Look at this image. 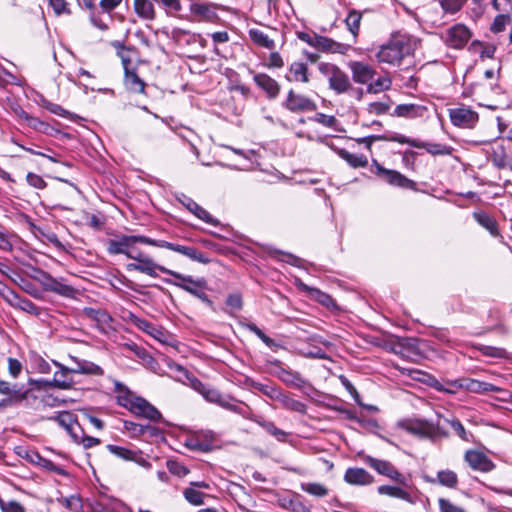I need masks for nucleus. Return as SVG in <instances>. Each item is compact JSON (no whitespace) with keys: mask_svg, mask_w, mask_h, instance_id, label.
I'll list each match as a JSON object with an SVG mask.
<instances>
[{"mask_svg":"<svg viewBox=\"0 0 512 512\" xmlns=\"http://www.w3.org/2000/svg\"><path fill=\"white\" fill-rule=\"evenodd\" d=\"M315 48L323 52L345 54L350 49V45L336 42L325 36L316 35Z\"/></svg>","mask_w":512,"mask_h":512,"instance_id":"obj_28","label":"nucleus"},{"mask_svg":"<svg viewBox=\"0 0 512 512\" xmlns=\"http://www.w3.org/2000/svg\"><path fill=\"white\" fill-rule=\"evenodd\" d=\"M249 37L253 41L254 44L260 47H264L267 49H273L275 47L274 40L270 39L267 34L263 31L252 28L249 30Z\"/></svg>","mask_w":512,"mask_h":512,"instance_id":"obj_45","label":"nucleus"},{"mask_svg":"<svg viewBox=\"0 0 512 512\" xmlns=\"http://www.w3.org/2000/svg\"><path fill=\"white\" fill-rule=\"evenodd\" d=\"M473 218L479 225L487 229L492 235H497V223L488 213L477 211L473 213Z\"/></svg>","mask_w":512,"mask_h":512,"instance_id":"obj_46","label":"nucleus"},{"mask_svg":"<svg viewBox=\"0 0 512 512\" xmlns=\"http://www.w3.org/2000/svg\"><path fill=\"white\" fill-rule=\"evenodd\" d=\"M131 413L137 417H142L152 422H158L162 418L159 410L140 396L135 398Z\"/></svg>","mask_w":512,"mask_h":512,"instance_id":"obj_23","label":"nucleus"},{"mask_svg":"<svg viewBox=\"0 0 512 512\" xmlns=\"http://www.w3.org/2000/svg\"><path fill=\"white\" fill-rule=\"evenodd\" d=\"M156 247L175 251L199 263L207 264L210 262V259L206 256L205 253L191 246L175 244L165 240H157Z\"/></svg>","mask_w":512,"mask_h":512,"instance_id":"obj_18","label":"nucleus"},{"mask_svg":"<svg viewBox=\"0 0 512 512\" xmlns=\"http://www.w3.org/2000/svg\"><path fill=\"white\" fill-rule=\"evenodd\" d=\"M37 280L45 291L53 292L66 298L76 297L77 290L73 286L62 282L46 271L39 270V277Z\"/></svg>","mask_w":512,"mask_h":512,"instance_id":"obj_9","label":"nucleus"},{"mask_svg":"<svg viewBox=\"0 0 512 512\" xmlns=\"http://www.w3.org/2000/svg\"><path fill=\"white\" fill-rule=\"evenodd\" d=\"M452 387L456 389H465L472 393H489V392H499L501 389L491 383L479 381L472 378H460L449 383Z\"/></svg>","mask_w":512,"mask_h":512,"instance_id":"obj_17","label":"nucleus"},{"mask_svg":"<svg viewBox=\"0 0 512 512\" xmlns=\"http://www.w3.org/2000/svg\"><path fill=\"white\" fill-rule=\"evenodd\" d=\"M243 326L246 327L250 332L254 333L265 345H267L273 351H277L281 347L279 343L267 336L256 324L245 323Z\"/></svg>","mask_w":512,"mask_h":512,"instance_id":"obj_48","label":"nucleus"},{"mask_svg":"<svg viewBox=\"0 0 512 512\" xmlns=\"http://www.w3.org/2000/svg\"><path fill=\"white\" fill-rule=\"evenodd\" d=\"M450 121L454 126L472 129L479 121V115L469 107L461 106L449 109Z\"/></svg>","mask_w":512,"mask_h":512,"instance_id":"obj_13","label":"nucleus"},{"mask_svg":"<svg viewBox=\"0 0 512 512\" xmlns=\"http://www.w3.org/2000/svg\"><path fill=\"white\" fill-rule=\"evenodd\" d=\"M124 429L131 437L145 436V425L133 421H124Z\"/></svg>","mask_w":512,"mask_h":512,"instance_id":"obj_60","label":"nucleus"},{"mask_svg":"<svg viewBox=\"0 0 512 512\" xmlns=\"http://www.w3.org/2000/svg\"><path fill=\"white\" fill-rule=\"evenodd\" d=\"M225 312L233 316L235 312L240 311L243 308V299L240 293L229 294L226 298Z\"/></svg>","mask_w":512,"mask_h":512,"instance_id":"obj_52","label":"nucleus"},{"mask_svg":"<svg viewBox=\"0 0 512 512\" xmlns=\"http://www.w3.org/2000/svg\"><path fill=\"white\" fill-rule=\"evenodd\" d=\"M134 10L143 19L152 20L155 18L154 4L151 0H134Z\"/></svg>","mask_w":512,"mask_h":512,"instance_id":"obj_42","label":"nucleus"},{"mask_svg":"<svg viewBox=\"0 0 512 512\" xmlns=\"http://www.w3.org/2000/svg\"><path fill=\"white\" fill-rule=\"evenodd\" d=\"M305 289L309 292V295L318 303L323 305L324 307L328 309H335L337 308V305L334 301V299L326 292L321 291L318 288H311L308 286H305Z\"/></svg>","mask_w":512,"mask_h":512,"instance_id":"obj_43","label":"nucleus"},{"mask_svg":"<svg viewBox=\"0 0 512 512\" xmlns=\"http://www.w3.org/2000/svg\"><path fill=\"white\" fill-rule=\"evenodd\" d=\"M487 159L498 169H512V154L509 144L505 141H495L485 149Z\"/></svg>","mask_w":512,"mask_h":512,"instance_id":"obj_7","label":"nucleus"},{"mask_svg":"<svg viewBox=\"0 0 512 512\" xmlns=\"http://www.w3.org/2000/svg\"><path fill=\"white\" fill-rule=\"evenodd\" d=\"M54 364L59 368V370L54 373L53 380L49 382V385L64 390L71 388L73 380L68 377V374L72 373L70 371L71 368H68L56 361H54Z\"/></svg>","mask_w":512,"mask_h":512,"instance_id":"obj_32","label":"nucleus"},{"mask_svg":"<svg viewBox=\"0 0 512 512\" xmlns=\"http://www.w3.org/2000/svg\"><path fill=\"white\" fill-rule=\"evenodd\" d=\"M115 391L118 392L117 403L131 412L132 405H134L137 396L133 395L132 392L120 382H116Z\"/></svg>","mask_w":512,"mask_h":512,"instance_id":"obj_40","label":"nucleus"},{"mask_svg":"<svg viewBox=\"0 0 512 512\" xmlns=\"http://www.w3.org/2000/svg\"><path fill=\"white\" fill-rule=\"evenodd\" d=\"M192 388L198 392L207 402L216 404L223 409L244 416V404L230 395H223L218 389L205 384L199 379L191 380Z\"/></svg>","mask_w":512,"mask_h":512,"instance_id":"obj_1","label":"nucleus"},{"mask_svg":"<svg viewBox=\"0 0 512 512\" xmlns=\"http://www.w3.org/2000/svg\"><path fill=\"white\" fill-rule=\"evenodd\" d=\"M399 136V133H390L385 135H370L367 137H362L357 139L358 143L365 144L368 149H371L373 142L382 140V141H391L394 142L391 138Z\"/></svg>","mask_w":512,"mask_h":512,"instance_id":"obj_57","label":"nucleus"},{"mask_svg":"<svg viewBox=\"0 0 512 512\" xmlns=\"http://www.w3.org/2000/svg\"><path fill=\"white\" fill-rule=\"evenodd\" d=\"M363 460L369 467L376 470L380 475H383L400 485L407 484V478L400 473L391 462L377 459L369 455L365 456Z\"/></svg>","mask_w":512,"mask_h":512,"instance_id":"obj_10","label":"nucleus"},{"mask_svg":"<svg viewBox=\"0 0 512 512\" xmlns=\"http://www.w3.org/2000/svg\"><path fill=\"white\" fill-rule=\"evenodd\" d=\"M50 420L56 421L59 426L63 427L74 439L75 442L79 441V435L75 431L77 425L76 417L69 411H63L55 417H51Z\"/></svg>","mask_w":512,"mask_h":512,"instance_id":"obj_31","label":"nucleus"},{"mask_svg":"<svg viewBox=\"0 0 512 512\" xmlns=\"http://www.w3.org/2000/svg\"><path fill=\"white\" fill-rule=\"evenodd\" d=\"M285 79L289 82H309L308 66L303 62H293L289 66V72L285 75Z\"/></svg>","mask_w":512,"mask_h":512,"instance_id":"obj_33","label":"nucleus"},{"mask_svg":"<svg viewBox=\"0 0 512 512\" xmlns=\"http://www.w3.org/2000/svg\"><path fill=\"white\" fill-rule=\"evenodd\" d=\"M253 73L255 84L266 93L268 99H276L281 90L280 84L266 73Z\"/></svg>","mask_w":512,"mask_h":512,"instance_id":"obj_24","label":"nucleus"},{"mask_svg":"<svg viewBox=\"0 0 512 512\" xmlns=\"http://www.w3.org/2000/svg\"><path fill=\"white\" fill-rule=\"evenodd\" d=\"M173 277L179 280V282L172 281L171 279L167 278L164 279V282L183 289L184 291L190 293L191 295L201 300L212 310H214V303L206 294L208 286L205 278L194 279L190 275H184L176 271L173 274Z\"/></svg>","mask_w":512,"mask_h":512,"instance_id":"obj_4","label":"nucleus"},{"mask_svg":"<svg viewBox=\"0 0 512 512\" xmlns=\"http://www.w3.org/2000/svg\"><path fill=\"white\" fill-rule=\"evenodd\" d=\"M108 451L116 457L125 461H133L144 468H150L151 464L144 457L140 450H131L125 447L108 444Z\"/></svg>","mask_w":512,"mask_h":512,"instance_id":"obj_22","label":"nucleus"},{"mask_svg":"<svg viewBox=\"0 0 512 512\" xmlns=\"http://www.w3.org/2000/svg\"><path fill=\"white\" fill-rule=\"evenodd\" d=\"M71 361L75 363V367L71 368V372L75 374H85L92 376H102L104 374V370L94 362L80 359L76 356H69Z\"/></svg>","mask_w":512,"mask_h":512,"instance_id":"obj_26","label":"nucleus"},{"mask_svg":"<svg viewBox=\"0 0 512 512\" xmlns=\"http://www.w3.org/2000/svg\"><path fill=\"white\" fill-rule=\"evenodd\" d=\"M405 430L412 435L428 438L431 440H434L438 436H447V433L441 431L438 425H434L433 423L426 420L410 421L405 425Z\"/></svg>","mask_w":512,"mask_h":512,"instance_id":"obj_14","label":"nucleus"},{"mask_svg":"<svg viewBox=\"0 0 512 512\" xmlns=\"http://www.w3.org/2000/svg\"><path fill=\"white\" fill-rule=\"evenodd\" d=\"M438 505L440 512H466L462 507L453 504L445 498H439Z\"/></svg>","mask_w":512,"mask_h":512,"instance_id":"obj_64","label":"nucleus"},{"mask_svg":"<svg viewBox=\"0 0 512 512\" xmlns=\"http://www.w3.org/2000/svg\"><path fill=\"white\" fill-rule=\"evenodd\" d=\"M136 243L156 246L157 240L143 235H119L116 239L107 240V252L110 255L123 254L127 257Z\"/></svg>","mask_w":512,"mask_h":512,"instance_id":"obj_5","label":"nucleus"},{"mask_svg":"<svg viewBox=\"0 0 512 512\" xmlns=\"http://www.w3.org/2000/svg\"><path fill=\"white\" fill-rule=\"evenodd\" d=\"M372 166L374 167L373 173L389 185L403 189L416 190V182L407 178L400 172L387 169L379 164L376 160H373Z\"/></svg>","mask_w":512,"mask_h":512,"instance_id":"obj_8","label":"nucleus"},{"mask_svg":"<svg viewBox=\"0 0 512 512\" xmlns=\"http://www.w3.org/2000/svg\"><path fill=\"white\" fill-rule=\"evenodd\" d=\"M114 47L117 49V55L122 61L124 70L126 67H131L132 62L129 55L130 50L126 49V47L121 42H115Z\"/></svg>","mask_w":512,"mask_h":512,"instance_id":"obj_63","label":"nucleus"},{"mask_svg":"<svg viewBox=\"0 0 512 512\" xmlns=\"http://www.w3.org/2000/svg\"><path fill=\"white\" fill-rule=\"evenodd\" d=\"M215 436L211 430L199 431L191 440L192 447L201 452H209L213 448Z\"/></svg>","mask_w":512,"mask_h":512,"instance_id":"obj_35","label":"nucleus"},{"mask_svg":"<svg viewBox=\"0 0 512 512\" xmlns=\"http://www.w3.org/2000/svg\"><path fill=\"white\" fill-rule=\"evenodd\" d=\"M348 66L352 73V79L358 84L369 85L376 75V70L370 64L362 61H351Z\"/></svg>","mask_w":512,"mask_h":512,"instance_id":"obj_21","label":"nucleus"},{"mask_svg":"<svg viewBox=\"0 0 512 512\" xmlns=\"http://www.w3.org/2000/svg\"><path fill=\"white\" fill-rule=\"evenodd\" d=\"M269 363L275 368V376L284 384L298 389L302 388L306 384V380L299 372L283 367V363L280 360L274 359Z\"/></svg>","mask_w":512,"mask_h":512,"instance_id":"obj_15","label":"nucleus"},{"mask_svg":"<svg viewBox=\"0 0 512 512\" xmlns=\"http://www.w3.org/2000/svg\"><path fill=\"white\" fill-rule=\"evenodd\" d=\"M319 71L327 76L329 87L337 94L347 93L353 88L349 76L338 66L331 63H321Z\"/></svg>","mask_w":512,"mask_h":512,"instance_id":"obj_6","label":"nucleus"},{"mask_svg":"<svg viewBox=\"0 0 512 512\" xmlns=\"http://www.w3.org/2000/svg\"><path fill=\"white\" fill-rule=\"evenodd\" d=\"M478 350L485 356L495 357V358H504L506 357V350L499 347L482 345L478 348Z\"/></svg>","mask_w":512,"mask_h":512,"instance_id":"obj_62","label":"nucleus"},{"mask_svg":"<svg viewBox=\"0 0 512 512\" xmlns=\"http://www.w3.org/2000/svg\"><path fill=\"white\" fill-rule=\"evenodd\" d=\"M253 422L263 428L267 433L276 438L278 441L284 442L286 438L289 436V433L284 430L276 427L274 422L266 420L262 416H254L251 418Z\"/></svg>","mask_w":512,"mask_h":512,"instance_id":"obj_36","label":"nucleus"},{"mask_svg":"<svg viewBox=\"0 0 512 512\" xmlns=\"http://www.w3.org/2000/svg\"><path fill=\"white\" fill-rule=\"evenodd\" d=\"M166 467L171 474L178 477H185L190 472V470L185 465L173 459L167 460Z\"/></svg>","mask_w":512,"mask_h":512,"instance_id":"obj_55","label":"nucleus"},{"mask_svg":"<svg viewBox=\"0 0 512 512\" xmlns=\"http://www.w3.org/2000/svg\"><path fill=\"white\" fill-rule=\"evenodd\" d=\"M413 51L409 38L405 36H393L387 43L383 44L376 54L380 63L397 65L404 57Z\"/></svg>","mask_w":512,"mask_h":512,"instance_id":"obj_2","label":"nucleus"},{"mask_svg":"<svg viewBox=\"0 0 512 512\" xmlns=\"http://www.w3.org/2000/svg\"><path fill=\"white\" fill-rule=\"evenodd\" d=\"M451 428L455 431V433L464 441L469 442L472 438V434L468 433L463 424L460 422L459 419L453 418L450 420H447Z\"/></svg>","mask_w":512,"mask_h":512,"instance_id":"obj_59","label":"nucleus"},{"mask_svg":"<svg viewBox=\"0 0 512 512\" xmlns=\"http://www.w3.org/2000/svg\"><path fill=\"white\" fill-rule=\"evenodd\" d=\"M418 109L415 104H400L396 106L394 114L398 117H415Z\"/></svg>","mask_w":512,"mask_h":512,"instance_id":"obj_58","label":"nucleus"},{"mask_svg":"<svg viewBox=\"0 0 512 512\" xmlns=\"http://www.w3.org/2000/svg\"><path fill=\"white\" fill-rule=\"evenodd\" d=\"M83 314L94 321L99 323L107 324L112 321V317L105 311L101 309H95L92 307H85L83 309Z\"/></svg>","mask_w":512,"mask_h":512,"instance_id":"obj_49","label":"nucleus"},{"mask_svg":"<svg viewBox=\"0 0 512 512\" xmlns=\"http://www.w3.org/2000/svg\"><path fill=\"white\" fill-rule=\"evenodd\" d=\"M337 154L353 168L366 167L368 165V159L363 154H352L345 149H338Z\"/></svg>","mask_w":512,"mask_h":512,"instance_id":"obj_44","label":"nucleus"},{"mask_svg":"<svg viewBox=\"0 0 512 512\" xmlns=\"http://www.w3.org/2000/svg\"><path fill=\"white\" fill-rule=\"evenodd\" d=\"M377 491L380 495L402 499L411 504L415 503V498L408 491L398 486L381 485L377 488Z\"/></svg>","mask_w":512,"mask_h":512,"instance_id":"obj_37","label":"nucleus"},{"mask_svg":"<svg viewBox=\"0 0 512 512\" xmlns=\"http://www.w3.org/2000/svg\"><path fill=\"white\" fill-rule=\"evenodd\" d=\"M126 267H127L128 271H138V272L147 274L151 277L158 276L156 270H158L164 274L171 275V276H173V274L175 273V271L170 270L162 265L155 263L153 261V259L150 258L149 256H147L146 258H143V260H140V262H138V263H129V264H127Z\"/></svg>","mask_w":512,"mask_h":512,"instance_id":"obj_19","label":"nucleus"},{"mask_svg":"<svg viewBox=\"0 0 512 512\" xmlns=\"http://www.w3.org/2000/svg\"><path fill=\"white\" fill-rule=\"evenodd\" d=\"M510 23L509 13H501L497 15L490 27L493 33H500L506 29V26Z\"/></svg>","mask_w":512,"mask_h":512,"instance_id":"obj_56","label":"nucleus"},{"mask_svg":"<svg viewBox=\"0 0 512 512\" xmlns=\"http://www.w3.org/2000/svg\"><path fill=\"white\" fill-rule=\"evenodd\" d=\"M253 387L273 401H277L282 392V389L279 386L272 383L256 382L253 384Z\"/></svg>","mask_w":512,"mask_h":512,"instance_id":"obj_47","label":"nucleus"},{"mask_svg":"<svg viewBox=\"0 0 512 512\" xmlns=\"http://www.w3.org/2000/svg\"><path fill=\"white\" fill-rule=\"evenodd\" d=\"M391 139L394 142H397L400 144H408L414 148H423L429 154H431L433 156H439V155L444 156V155H450L452 153V148L446 144L423 142V141H419L417 139H412V138L406 137L402 134H399V136H395Z\"/></svg>","mask_w":512,"mask_h":512,"instance_id":"obj_12","label":"nucleus"},{"mask_svg":"<svg viewBox=\"0 0 512 512\" xmlns=\"http://www.w3.org/2000/svg\"><path fill=\"white\" fill-rule=\"evenodd\" d=\"M471 37L472 33L468 27L464 24H455L446 30L444 41L450 48L461 49Z\"/></svg>","mask_w":512,"mask_h":512,"instance_id":"obj_16","label":"nucleus"},{"mask_svg":"<svg viewBox=\"0 0 512 512\" xmlns=\"http://www.w3.org/2000/svg\"><path fill=\"white\" fill-rule=\"evenodd\" d=\"M467 0H440V5L445 12L454 14L458 12Z\"/></svg>","mask_w":512,"mask_h":512,"instance_id":"obj_61","label":"nucleus"},{"mask_svg":"<svg viewBox=\"0 0 512 512\" xmlns=\"http://www.w3.org/2000/svg\"><path fill=\"white\" fill-rule=\"evenodd\" d=\"M465 461L468 465L476 471L490 472L495 468L492 460L483 452L478 450H468L464 455Z\"/></svg>","mask_w":512,"mask_h":512,"instance_id":"obj_20","label":"nucleus"},{"mask_svg":"<svg viewBox=\"0 0 512 512\" xmlns=\"http://www.w3.org/2000/svg\"><path fill=\"white\" fill-rule=\"evenodd\" d=\"M425 480L432 484L439 483L440 485L448 488H456L458 485L457 474L454 471L448 469L438 471L437 479L426 476Z\"/></svg>","mask_w":512,"mask_h":512,"instance_id":"obj_39","label":"nucleus"},{"mask_svg":"<svg viewBox=\"0 0 512 512\" xmlns=\"http://www.w3.org/2000/svg\"><path fill=\"white\" fill-rule=\"evenodd\" d=\"M301 489L304 492L316 497H325L328 495V489L320 483H302Z\"/></svg>","mask_w":512,"mask_h":512,"instance_id":"obj_54","label":"nucleus"},{"mask_svg":"<svg viewBox=\"0 0 512 512\" xmlns=\"http://www.w3.org/2000/svg\"><path fill=\"white\" fill-rule=\"evenodd\" d=\"M8 304L34 316H40L42 312V309L35 305L31 300L21 297L16 292L13 294L11 301H9Z\"/></svg>","mask_w":512,"mask_h":512,"instance_id":"obj_34","label":"nucleus"},{"mask_svg":"<svg viewBox=\"0 0 512 512\" xmlns=\"http://www.w3.org/2000/svg\"><path fill=\"white\" fill-rule=\"evenodd\" d=\"M344 480L351 485H370L374 482V477L363 468H348L344 474Z\"/></svg>","mask_w":512,"mask_h":512,"instance_id":"obj_27","label":"nucleus"},{"mask_svg":"<svg viewBox=\"0 0 512 512\" xmlns=\"http://www.w3.org/2000/svg\"><path fill=\"white\" fill-rule=\"evenodd\" d=\"M361 19L362 14L354 9L349 11L348 16L345 19L346 26L354 38L358 35Z\"/></svg>","mask_w":512,"mask_h":512,"instance_id":"obj_50","label":"nucleus"},{"mask_svg":"<svg viewBox=\"0 0 512 512\" xmlns=\"http://www.w3.org/2000/svg\"><path fill=\"white\" fill-rule=\"evenodd\" d=\"M178 199L183 206H185L191 213H193L199 219L214 226H217L219 224V221L217 219L213 218L207 210L198 205L192 198L182 194V196Z\"/></svg>","mask_w":512,"mask_h":512,"instance_id":"obj_25","label":"nucleus"},{"mask_svg":"<svg viewBox=\"0 0 512 512\" xmlns=\"http://www.w3.org/2000/svg\"><path fill=\"white\" fill-rule=\"evenodd\" d=\"M217 7L211 3H193L191 4V12L199 17V20L208 22H217L219 16L216 12Z\"/></svg>","mask_w":512,"mask_h":512,"instance_id":"obj_29","label":"nucleus"},{"mask_svg":"<svg viewBox=\"0 0 512 512\" xmlns=\"http://www.w3.org/2000/svg\"><path fill=\"white\" fill-rule=\"evenodd\" d=\"M183 496L185 500L191 505L199 506L204 504V498L207 495L193 487H188L183 490Z\"/></svg>","mask_w":512,"mask_h":512,"instance_id":"obj_53","label":"nucleus"},{"mask_svg":"<svg viewBox=\"0 0 512 512\" xmlns=\"http://www.w3.org/2000/svg\"><path fill=\"white\" fill-rule=\"evenodd\" d=\"M282 107L292 113L313 112L317 109V105L312 99L296 93L293 89L288 91L285 100L282 102Z\"/></svg>","mask_w":512,"mask_h":512,"instance_id":"obj_11","label":"nucleus"},{"mask_svg":"<svg viewBox=\"0 0 512 512\" xmlns=\"http://www.w3.org/2000/svg\"><path fill=\"white\" fill-rule=\"evenodd\" d=\"M391 79L387 76L379 77L376 80L370 81L367 86V92L370 94H377L382 91L388 90L391 87Z\"/></svg>","mask_w":512,"mask_h":512,"instance_id":"obj_51","label":"nucleus"},{"mask_svg":"<svg viewBox=\"0 0 512 512\" xmlns=\"http://www.w3.org/2000/svg\"><path fill=\"white\" fill-rule=\"evenodd\" d=\"M0 395L5 396L0 400V410L7 407L17 406L25 403L30 405L31 400L35 401L37 396L31 388L23 384L11 383L0 379Z\"/></svg>","mask_w":512,"mask_h":512,"instance_id":"obj_3","label":"nucleus"},{"mask_svg":"<svg viewBox=\"0 0 512 512\" xmlns=\"http://www.w3.org/2000/svg\"><path fill=\"white\" fill-rule=\"evenodd\" d=\"M277 402H279L286 410L297 412L302 415L307 413V405L301 401L294 399L291 394L282 390Z\"/></svg>","mask_w":512,"mask_h":512,"instance_id":"obj_38","label":"nucleus"},{"mask_svg":"<svg viewBox=\"0 0 512 512\" xmlns=\"http://www.w3.org/2000/svg\"><path fill=\"white\" fill-rule=\"evenodd\" d=\"M129 319L131 323L135 325L139 330L154 338H158V335L162 334L161 331L153 323L146 319L140 318L132 313H130Z\"/></svg>","mask_w":512,"mask_h":512,"instance_id":"obj_41","label":"nucleus"},{"mask_svg":"<svg viewBox=\"0 0 512 512\" xmlns=\"http://www.w3.org/2000/svg\"><path fill=\"white\" fill-rule=\"evenodd\" d=\"M124 85L127 90L133 93H144L146 86L145 82L136 73V69L132 66L126 67L124 70Z\"/></svg>","mask_w":512,"mask_h":512,"instance_id":"obj_30","label":"nucleus"}]
</instances>
